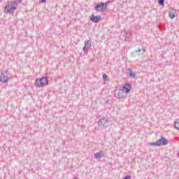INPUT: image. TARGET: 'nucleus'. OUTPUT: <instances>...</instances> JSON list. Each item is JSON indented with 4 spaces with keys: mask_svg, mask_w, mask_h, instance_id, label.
I'll return each mask as SVG.
<instances>
[{
    "mask_svg": "<svg viewBox=\"0 0 179 179\" xmlns=\"http://www.w3.org/2000/svg\"><path fill=\"white\" fill-rule=\"evenodd\" d=\"M48 85V77H42L41 78H36L35 81V86L36 87H44Z\"/></svg>",
    "mask_w": 179,
    "mask_h": 179,
    "instance_id": "obj_2",
    "label": "nucleus"
},
{
    "mask_svg": "<svg viewBox=\"0 0 179 179\" xmlns=\"http://www.w3.org/2000/svg\"><path fill=\"white\" fill-rule=\"evenodd\" d=\"M92 47V42L90 41H85V45L83 48V51L85 54H87L89 52V49Z\"/></svg>",
    "mask_w": 179,
    "mask_h": 179,
    "instance_id": "obj_6",
    "label": "nucleus"
},
{
    "mask_svg": "<svg viewBox=\"0 0 179 179\" xmlns=\"http://www.w3.org/2000/svg\"><path fill=\"white\" fill-rule=\"evenodd\" d=\"M158 3H159V5H162V6H164V0H158Z\"/></svg>",
    "mask_w": 179,
    "mask_h": 179,
    "instance_id": "obj_16",
    "label": "nucleus"
},
{
    "mask_svg": "<svg viewBox=\"0 0 179 179\" xmlns=\"http://www.w3.org/2000/svg\"><path fill=\"white\" fill-rule=\"evenodd\" d=\"M95 9L97 12H104L107 9V4L103 2L97 3L95 6Z\"/></svg>",
    "mask_w": 179,
    "mask_h": 179,
    "instance_id": "obj_4",
    "label": "nucleus"
},
{
    "mask_svg": "<svg viewBox=\"0 0 179 179\" xmlns=\"http://www.w3.org/2000/svg\"><path fill=\"white\" fill-rule=\"evenodd\" d=\"M18 2H22V0H18Z\"/></svg>",
    "mask_w": 179,
    "mask_h": 179,
    "instance_id": "obj_21",
    "label": "nucleus"
},
{
    "mask_svg": "<svg viewBox=\"0 0 179 179\" xmlns=\"http://www.w3.org/2000/svg\"><path fill=\"white\" fill-rule=\"evenodd\" d=\"M123 179H131V176H127L124 177Z\"/></svg>",
    "mask_w": 179,
    "mask_h": 179,
    "instance_id": "obj_19",
    "label": "nucleus"
},
{
    "mask_svg": "<svg viewBox=\"0 0 179 179\" xmlns=\"http://www.w3.org/2000/svg\"><path fill=\"white\" fill-rule=\"evenodd\" d=\"M115 97L117 99H125L127 97V94L123 90H117L115 91Z\"/></svg>",
    "mask_w": 179,
    "mask_h": 179,
    "instance_id": "obj_5",
    "label": "nucleus"
},
{
    "mask_svg": "<svg viewBox=\"0 0 179 179\" xmlns=\"http://www.w3.org/2000/svg\"><path fill=\"white\" fill-rule=\"evenodd\" d=\"M94 159H101V157H104V152H103V151L96 152L94 154Z\"/></svg>",
    "mask_w": 179,
    "mask_h": 179,
    "instance_id": "obj_11",
    "label": "nucleus"
},
{
    "mask_svg": "<svg viewBox=\"0 0 179 179\" xmlns=\"http://www.w3.org/2000/svg\"><path fill=\"white\" fill-rule=\"evenodd\" d=\"M106 124H107V119L103 117L101 118L99 121H98V125L99 127H105Z\"/></svg>",
    "mask_w": 179,
    "mask_h": 179,
    "instance_id": "obj_10",
    "label": "nucleus"
},
{
    "mask_svg": "<svg viewBox=\"0 0 179 179\" xmlns=\"http://www.w3.org/2000/svg\"><path fill=\"white\" fill-rule=\"evenodd\" d=\"M17 8V2L11 1L8 3L5 6V13L12 15L14 13L15 10Z\"/></svg>",
    "mask_w": 179,
    "mask_h": 179,
    "instance_id": "obj_1",
    "label": "nucleus"
},
{
    "mask_svg": "<svg viewBox=\"0 0 179 179\" xmlns=\"http://www.w3.org/2000/svg\"><path fill=\"white\" fill-rule=\"evenodd\" d=\"M175 128L179 131V119L175 122Z\"/></svg>",
    "mask_w": 179,
    "mask_h": 179,
    "instance_id": "obj_13",
    "label": "nucleus"
},
{
    "mask_svg": "<svg viewBox=\"0 0 179 179\" xmlns=\"http://www.w3.org/2000/svg\"><path fill=\"white\" fill-rule=\"evenodd\" d=\"M9 80V73L6 71V73H1V83H6Z\"/></svg>",
    "mask_w": 179,
    "mask_h": 179,
    "instance_id": "obj_7",
    "label": "nucleus"
},
{
    "mask_svg": "<svg viewBox=\"0 0 179 179\" xmlns=\"http://www.w3.org/2000/svg\"><path fill=\"white\" fill-rule=\"evenodd\" d=\"M131 37V34L126 33L125 34V38H129Z\"/></svg>",
    "mask_w": 179,
    "mask_h": 179,
    "instance_id": "obj_17",
    "label": "nucleus"
},
{
    "mask_svg": "<svg viewBox=\"0 0 179 179\" xmlns=\"http://www.w3.org/2000/svg\"><path fill=\"white\" fill-rule=\"evenodd\" d=\"M131 87H132V86L130 84L126 83L124 85V86L123 87L122 90H124V92L126 94H128V93H129V92H131Z\"/></svg>",
    "mask_w": 179,
    "mask_h": 179,
    "instance_id": "obj_8",
    "label": "nucleus"
},
{
    "mask_svg": "<svg viewBox=\"0 0 179 179\" xmlns=\"http://www.w3.org/2000/svg\"><path fill=\"white\" fill-rule=\"evenodd\" d=\"M47 0H41V2L42 3H44V2H45Z\"/></svg>",
    "mask_w": 179,
    "mask_h": 179,
    "instance_id": "obj_20",
    "label": "nucleus"
},
{
    "mask_svg": "<svg viewBox=\"0 0 179 179\" xmlns=\"http://www.w3.org/2000/svg\"><path fill=\"white\" fill-rule=\"evenodd\" d=\"M129 76H131V78H135V73H133L131 69H129Z\"/></svg>",
    "mask_w": 179,
    "mask_h": 179,
    "instance_id": "obj_14",
    "label": "nucleus"
},
{
    "mask_svg": "<svg viewBox=\"0 0 179 179\" xmlns=\"http://www.w3.org/2000/svg\"><path fill=\"white\" fill-rule=\"evenodd\" d=\"M100 19H101V16L98 15H92L90 17V20H92V22H93V23H99L100 22Z\"/></svg>",
    "mask_w": 179,
    "mask_h": 179,
    "instance_id": "obj_9",
    "label": "nucleus"
},
{
    "mask_svg": "<svg viewBox=\"0 0 179 179\" xmlns=\"http://www.w3.org/2000/svg\"><path fill=\"white\" fill-rule=\"evenodd\" d=\"M176 11L175 9H173L169 11V16L171 19H174V17H176Z\"/></svg>",
    "mask_w": 179,
    "mask_h": 179,
    "instance_id": "obj_12",
    "label": "nucleus"
},
{
    "mask_svg": "<svg viewBox=\"0 0 179 179\" xmlns=\"http://www.w3.org/2000/svg\"><path fill=\"white\" fill-rule=\"evenodd\" d=\"M145 51H146V49H138L136 50V52H141V54H145Z\"/></svg>",
    "mask_w": 179,
    "mask_h": 179,
    "instance_id": "obj_15",
    "label": "nucleus"
},
{
    "mask_svg": "<svg viewBox=\"0 0 179 179\" xmlns=\"http://www.w3.org/2000/svg\"><path fill=\"white\" fill-rule=\"evenodd\" d=\"M169 144V141L164 137H162L160 139L157 140L156 142L149 143L150 146H166Z\"/></svg>",
    "mask_w": 179,
    "mask_h": 179,
    "instance_id": "obj_3",
    "label": "nucleus"
},
{
    "mask_svg": "<svg viewBox=\"0 0 179 179\" xmlns=\"http://www.w3.org/2000/svg\"><path fill=\"white\" fill-rule=\"evenodd\" d=\"M178 157H179V154H178Z\"/></svg>",
    "mask_w": 179,
    "mask_h": 179,
    "instance_id": "obj_22",
    "label": "nucleus"
},
{
    "mask_svg": "<svg viewBox=\"0 0 179 179\" xmlns=\"http://www.w3.org/2000/svg\"><path fill=\"white\" fill-rule=\"evenodd\" d=\"M108 76L106 74H103V80H107Z\"/></svg>",
    "mask_w": 179,
    "mask_h": 179,
    "instance_id": "obj_18",
    "label": "nucleus"
}]
</instances>
